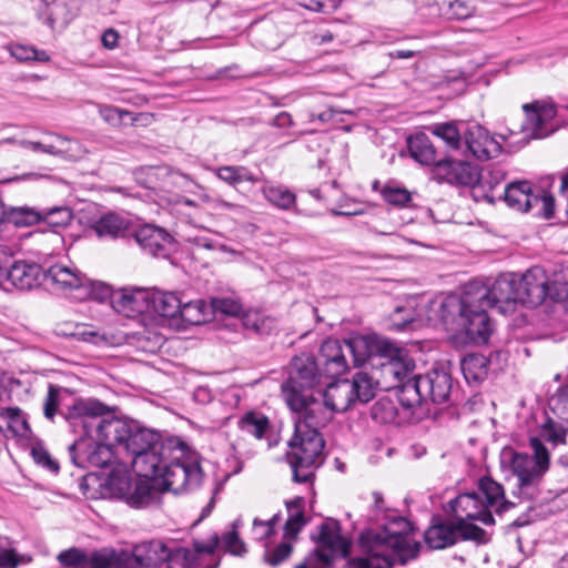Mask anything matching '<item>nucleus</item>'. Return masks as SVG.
Masks as SVG:
<instances>
[{
  "label": "nucleus",
  "instance_id": "69168bd1",
  "mask_svg": "<svg viewBox=\"0 0 568 568\" xmlns=\"http://www.w3.org/2000/svg\"><path fill=\"white\" fill-rule=\"evenodd\" d=\"M101 40L106 49H114L118 45L119 33L113 29H109L103 32Z\"/></svg>",
  "mask_w": 568,
  "mask_h": 568
},
{
  "label": "nucleus",
  "instance_id": "338daca9",
  "mask_svg": "<svg viewBox=\"0 0 568 568\" xmlns=\"http://www.w3.org/2000/svg\"><path fill=\"white\" fill-rule=\"evenodd\" d=\"M288 514L304 513L305 499L301 496L285 503Z\"/></svg>",
  "mask_w": 568,
  "mask_h": 568
},
{
  "label": "nucleus",
  "instance_id": "7ed1b4c3",
  "mask_svg": "<svg viewBox=\"0 0 568 568\" xmlns=\"http://www.w3.org/2000/svg\"><path fill=\"white\" fill-rule=\"evenodd\" d=\"M61 414L72 432L79 434L69 446L72 464L82 469L108 467L115 443L104 438L98 429L100 420L110 414L108 405L97 398H78Z\"/></svg>",
  "mask_w": 568,
  "mask_h": 568
},
{
  "label": "nucleus",
  "instance_id": "a19ab883",
  "mask_svg": "<svg viewBox=\"0 0 568 568\" xmlns=\"http://www.w3.org/2000/svg\"><path fill=\"white\" fill-rule=\"evenodd\" d=\"M264 193L266 200L280 210H291L296 202V195L283 185L268 186Z\"/></svg>",
  "mask_w": 568,
  "mask_h": 568
},
{
  "label": "nucleus",
  "instance_id": "052dcab7",
  "mask_svg": "<svg viewBox=\"0 0 568 568\" xmlns=\"http://www.w3.org/2000/svg\"><path fill=\"white\" fill-rule=\"evenodd\" d=\"M308 562H311V566H317L320 565V568H332L334 557L318 548L311 551L307 556Z\"/></svg>",
  "mask_w": 568,
  "mask_h": 568
},
{
  "label": "nucleus",
  "instance_id": "f3484780",
  "mask_svg": "<svg viewBox=\"0 0 568 568\" xmlns=\"http://www.w3.org/2000/svg\"><path fill=\"white\" fill-rule=\"evenodd\" d=\"M314 357L317 367L327 381V390H331V387L335 386L333 382L348 368L343 345L338 339L327 338L322 343L317 355H314Z\"/></svg>",
  "mask_w": 568,
  "mask_h": 568
},
{
  "label": "nucleus",
  "instance_id": "ddd939ff",
  "mask_svg": "<svg viewBox=\"0 0 568 568\" xmlns=\"http://www.w3.org/2000/svg\"><path fill=\"white\" fill-rule=\"evenodd\" d=\"M394 525L400 527V530H390L385 528L382 531L366 530L361 534L363 542H373V546L379 548V552H385L393 559V565L397 559L400 565L407 564L409 560L415 559L420 550V544L417 541H409L406 537L409 530V521L404 518H398L393 521Z\"/></svg>",
  "mask_w": 568,
  "mask_h": 568
},
{
  "label": "nucleus",
  "instance_id": "2eb2a0df",
  "mask_svg": "<svg viewBox=\"0 0 568 568\" xmlns=\"http://www.w3.org/2000/svg\"><path fill=\"white\" fill-rule=\"evenodd\" d=\"M150 313H156L162 317L175 318L180 316L184 322L191 325H199L202 321L200 316H191V312L199 310L197 303L182 304L181 300L174 293L160 291H149Z\"/></svg>",
  "mask_w": 568,
  "mask_h": 568
},
{
  "label": "nucleus",
  "instance_id": "4be33fe9",
  "mask_svg": "<svg viewBox=\"0 0 568 568\" xmlns=\"http://www.w3.org/2000/svg\"><path fill=\"white\" fill-rule=\"evenodd\" d=\"M303 403L301 406L288 405V407L297 414L294 420V426L307 425V429L320 430L328 422L326 405L323 406L317 399L314 398L313 393L301 396Z\"/></svg>",
  "mask_w": 568,
  "mask_h": 568
},
{
  "label": "nucleus",
  "instance_id": "bf43d9fd",
  "mask_svg": "<svg viewBox=\"0 0 568 568\" xmlns=\"http://www.w3.org/2000/svg\"><path fill=\"white\" fill-rule=\"evenodd\" d=\"M60 388L50 384L43 406V414L48 419H53L59 407Z\"/></svg>",
  "mask_w": 568,
  "mask_h": 568
},
{
  "label": "nucleus",
  "instance_id": "473e14b6",
  "mask_svg": "<svg viewBox=\"0 0 568 568\" xmlns=\"http://www.w3.org/2000/svg\"><path fill=\"white\" fill-rule=\"evenodd\" d=\"M407 146L410 156L423 165H430L438 162L436 151L429 138L425 133H416L407 139Z\"/></svg>",
  "mask_w": 568,
  "mask_h": 568
},
{
  "label": "nucleus",
  "instance_id": "aec40b11",
  "mask_svg": "<svg viewBox=\"0 0 568 568\" xmlns=\"http://www.w3.org/2000/svg\"><path fill=\"white\" fill-rule=\"evenodd\" d=\"M112 308L129 318L150 313L149 290L141 287L116 290Z\"/></svg>",
  "mask_w": 568,
  "mask_h": 568
},
{
  "label": "nucleus",
  "instance_id": "e2e57ef3",
  "mask_svg": "<svg viewBox=\"0 0 568 568\" xmlns=\"http://www.w3.org/2000/svg\"><path fill=\"white\" fill-rule=\"evenodd\" d=\"M220 542V537L214 534L209 542H194V550L197 554L211 555L215 551Z\"/></svg>",
  "mask_w": 568,
  "mask_h": 568
},
{
  "label": "nucleus",
  "instance_id": "4468645a",
  "mask_svg": "<svg viewBox=\"0 0 568 568\" xmlns=\"http://www.w3.org/2000/svg\"><path fill=\"white\" fill-rule=\"evenodd\" d=\"M153 565L155 560L143 556L139 549L128 552L104 547L87 552V568H150Z\"/></svg>",
  "mask_w": 568,
  "mask_h": 568
},
{
  "label": "nucleus",
  "instance_id": "a878e982",
  "mask_svg": "<svg viewBox=\"0 0 568 568\" xmlns=\"http://www.w3.org/2000/svg\"><path fill=\"white\" fill-rule=\"evenodd\" d=\"M478 491L486 508L489 510L490 508H495L498 515L516 506L515 503L506 499L503 485L494 480L490 476H481L478 479Z\"/></svg>",
  "mask_w": 568,
  "mask_h": 568
},
{
  "label": "nucleus",
  "instance_id": "1a4fd4ad",
  "mask_svg": "<svg viewBox=\"0 0 568 568\" xmlns=\"http://www.w3.org/2000/svg\"><path fill=\"white\" fill-rule=\"evenodd\" d=\"M307 425L294 426L288 439L290 450L285 458L292 468L294 483H313L316 470L325 463V439L320 430L307 429Z\"/></svg>",
  "mask_w": 568,
  "mask_h": 568
},
{
  "label": "nucleus",
  "instance_id": "c756f323",
  "mask_svg": "<svg viewBox=\"0 0 568 568\" xmlns=\"http://www.w3.org/2000/svg\"><path fill=\"white\" fill-rule=\"evenodd\" d=\"M424 539L430 549H444L457 542L455 524L434 519L426 529Z\"/></svg>",
  "mask_w": 568,
  "mask_h": 568
},
{
  "label": "nucleus",
  "instance_id": "8fccbe9b",
  "mask_svg": "<svg viewBox=\"0 0 568 568\" xmlns=\"http://www.w3.org/2000/svg\"><path fill=\"white\" fill-rule=\"evenodd\" d=\"M223 548L235 556H243L247 552L244 541L240 538L236 531V523H233V530L225 532L222 536Z\"/></svg>",
  "mask_w": 568,
  "mask_h": 568
},
{
  "label": "nucleus",
  "instance_id": "680f3d73",
  "mask_svg": "<svg viewBox=\"0 0 568 568\" xmlns=\"http://www.w3.org/2000/svg\"><path fill=\"white\" fill-rule=\"evenodd\" d=\"M62 334L68 337H72V338L83 341V342H91V343H95V339L98 338V333L89 329L85 325H77L74 327V331H72V332L63 331Z\"/></svg>",
  "mask_w": 568,
  "mask_h": 568
},
{
  "label": "nucleus",
  "instance_id": "13d9d810",
  "mask_svg": "<svg viewBox=\"0 0 568 568\" xmlns=\"http://www.w3.org/2000/svg\"><path fill=\"white\" fill-rule=\"evenodd\" d=\"M9 539L7 537H0V567L2 568H16L19 564L16 550L7 548Z\"/></svg>",
  "mask_w": 568,
  "mask_h": 568
},
{
  "label": "nucleus",
  "instance_id": "a211bd4d",
  "mask_svg": "<svg viewBox=\"0 0 568 568\" xmlns=\"http://www.w3.org/2000/svg\"><path fill=\"white\" fill-rule=\"evenodd\" d=\"M449 508L455 519L478 520L486 526L495 524V518L489 509L483 504L481 496L476 493H463L449 501Z\"/></svg>",
  "mask_w": 568,
  "mask_h": 568
},
{
  "label": "nucleus",
  "instance_id": "9d476101",
  "mask_svg": "<svg viewBox=\"0 0 568 568\" xmlns=\"http://www.w3.org/2000/svg\"><path fill=\"white\" fill-rule=\"evenodd\" d=\"M517 297L520 305L534 308L547 298L554 302L568 303V280L549 283L546 272L532 267L523 275L516 274Z\"/></svg>",
  "mask_w": 568,
  "mask_h": 568
},
{
  "label": "nucleus",
  "instance_id": "0e129e2a",
  "mask_svg": "<svg viewBox=\"0 0 568 568\" xmlns=\"http://www.w3.org/2000/svg\"><path fill=\"white\" fill-rule=\"evenodd\" d=\"M373 499H374V506L372 508L373 515L369 516L372 520H377L378 516L381 514H384L386 511V505L383 495L379 491H373L372 493Z\"/></svg>",
  "mask_w": 568,
  "mask_h": 568
},
{
  "label": "nucleus",
  "instance_id": "79ce46f5",
  "mask_svg": "<svg viewBox=\"0 0 568 568\" xmlns=\"http://www.w3.org/2000/svg\"><path fill=\"white\" fill-rule=\"evenodd\" d=\"M469 521L470 520L462 519L460 517L454 521L456 538L458 539L459 536L462 540H471L477 544H486L488 541L486 538V531L479 526Z\"/></svg>",
  "mask_w": 568,
  "mask_h": 568
},
{
  "label": "nucleus",
  "instance_id": "bb28decb",
  "mask_svg": "<svg viewBox=\"0 0 568 568\" xmlns=\"http://www.w3.org/2000/svg\"><path fill=\"white\" fill-rule=\"evenodd\" d=\"M44 277L51 282L55 288L81 291L83 283H87V276L77 268L64 264H53L45 272Z\"/></svg>",
  "mask_w": 568,
  "mask_h": 568
},
{
  "label": "nucleus",
  "instance_id": "58836bf2",
  "mask_svg": "<svg viewBox=\"0 0 568 568\" xmlns=\"http://www.w3.org/2000/svg\"><path fill=\"white\" fill-rule=\"evenodd\" d=\"M246 329H251L258 335H270L276 329V321L260 312H246L242 318Z\"/></svg>",
  "mask_w": 568,
  "mask_h": 568
},
{
  "label": "nucleus",
  "instance_id": "412c9836",
  "mask_svg": "<svg viewBox=\"0 0 568 568\" xmlns=\"http://www.w3.org/2000/svg\"><path fill=\"white\" fill-rule=\"evenodd\" d=\"M464 139L469 152L478 160L486 161L501 152V145L479 124H470Z\"/></svg>",
  "mask_w": 568,
  "mask_h": 568
},
{
  "label": "nucleus",
  "instance_id": "f8f14e48",
  "mask_svg": "<svg viewBox=\"0 0 568 568\" xmlns=\"http://www.w3.org/2000/svg\"><path fill=\"white\" fill-rule=\"evenodd\" d=\"M326 385L324 375L312 354L302 353L292 358L287 381L282 385L287 405L301 406V396L308 395L320 385Z\"/></svg>",
  "mask_w": 568,
  "mask_h": 568
},
{
  "label": "nucleus",
  "instance_id": "39448f33",
  "mask_svg": "<svg viewBox=\"0 0 568 568\" xmlns=\"http://www.w3.org/2000/svg\"><path fill=\"white\" fill-rule=\"evenodd\" d=\"M104 438L115 443L132 457V466L141 476L146 468L159 460V449L165 440L162 434L131 418L106 417L98 427Z\"/></svg>",
  "mask_w": 568,
  "mask_h": 568
},
{
  "label": "nucleus",
  "instance_id": "7c9ffc66",
  "mask_svg": "<svg viewBox=\"0 0 568 568\" xmlns=\"http://www.w3.org/2000/svg\"><path fill=\"white\" fill-rule=\"evenodd\" d=\"M394 389L399 404L406 409L420 406L427 400L425 390L422 389V375L398 383Z\"/></svg>",
  "mask_w": 568,
  "mask_h": 568
},
{
  "label": "nucleus",
  "instance_id": "4c0bfd02",
  "mask_svg": "<svg viewBox=\"0 0 568 568\" xmlns=\"http://www.w3.org/2000/svg\"><path fill=\"white\" fill-rule=\"evenodd\" d=\"M81 295L79 298L89 297L99 303L109 302L112 306V300L115 295V291L106 283L100 281H92L87 277V283H83L81 287Z\"/></svg>",
  "mask_w": 568,
  "mask_h": 568
},
{
  "label": "nucleus",
  "instance_id": "49530a36",
  "mask_svg": "<svg viewBox=\"0 0 568 568\" xmlns=\"http://www.w3.org/2000/svg\"><path fill=\"white\" fill-rule=\"evenodd\" d=\"M432 133L438 138H440L443 141L446 142V144L457 150L460 145V133L457 126L453 123H437L432 126Z\"/></svg>",
  "mask_w": 568,
  "mask_h": 568
},
{
  "label": "nucleus",
  "instance_id": "c85d7f7f",
  "mask_svg": "<svg viewBox=\"0 0 568 568\" xmlns=\"http://www.w3.org/2000/svg\"><path fill=\"white\" fill-rule=\"evenodd\" d=\"M359 546L362 547L363 552L366 555L364 557H353L347 559L344 565V568H392L393 559L385 552H379V548L377 546H373V542H363L361 538L358 539Z\"/></svg>",
  "mask_w": 568,
  "mask_h": 568
},
{
  "label": "nucleus",
  "instance_id": "c9c22d12",
  "mask_svg": "<svg viewBox=\"0 0 568 568\" xmlns=\"http://www.w3.org/2000/svg\"><path fill=\"white\" fill-rule=\"evenodd\" d=\"M237 426L242 432H245L256 439H262L271 429V422L268 417L260 412H246L237 422Z\"/></svg>",
  "mask_w": 568,
  "mask_h": 568
},
{
  "label": "nucleus",
  "instance_id": "a18cd8bd",
  "mask_svg": "<svg viewBox=\"0 0 568 568\" xmlns=\"http://www.w3.org/2000/svg\"><path fill=\"white\" fill-rule=\"evenodd\" d=\"M217 176L231 185L256 180L253 173L245 166H222L217 170Z\"/></svg>",
  "mask_w": 568,
  "mask_h": 568
},
{
  "label": "nucleus",
  "instance_id": "f704fd0d",
  "mask_svg": "<svg viewBox=\"0 0 568 568\" xmlns=\"http://www.w3.org/2000/svg\"><path fill=\"white\" fill-rule=\"evenodd\" d=\"M148 479L136 481L133 491L126 496L125 500L130 507L141 509L159 501L160 491Z\"/></svg>",
  "mask_w": 568,
  "mask_h": 568
},
{
  "label": "nucleus",
  "instance_id": "864d4df0",
  "mask_svg": "<svg viewBox=\"0 0 568 568\" xmlns=\"http://www.w3.org/2000/svg\"><path fill=\"white\" fill-rule=\"evenodd\" d=\"M392 326L398 331H406L414 322L413 312L409 308L397 306L390 314Z\"/></svg>",
  "mask_w": 568,
  "mask_h": 568
},
{
  "label": "nucleus",
  "instance_id": "4d7b16f0",
  "mask_svg": "<svg viewBox=\"0 0 568 568\" xmlns=\"http://www.w3.org/2000/svg\"><path fill=\"white\" fill-rule=\"evenodd\" d=\"M31 455L38 465H40L51 471L59 470V464L51 458L50 454L43 446H41V445L33 446L31 448Z\"/></svg>",
  "mask_w": 568,
  "mask_h": 568
},
{
  "label": "nucleus",
  "instance_id": "cd10ccee",
  "mask_svg": "<svg viewBox=\"0 0 568 568\" xmlns=\"http://www.w3.org/2000/svg\"><path fill=\"white\" fill-rule=\"evenodd\" d=\"M57 140L59 141V146L53 144H43L37 141H23L22 145L33 152H43L72 161L82 156L83 149L78 141H72L61 135H57Z\"/></svg>",
  "mask_w": 568,
  "mask_h": 568
},
{
  "label": "nucleus",
  "instance_id": "f257e3e1",
  "mask_svg": "<svg viewBox=\"0 0 568 568\" xmlns=\"http://www.w3.org/2000/svg\"><path fill=\"white\" fill-rule=\"evenodd\" d=\"M518 304L516 273H504L491 283L469 281L459 294L440 297L434 314L446 331L467 343L483 345L494 332L487 311L496 307L501 314H510Z\"/></svg>",
  "mask_w": 568,
  "mask_h": 568
},
{
  "label": "nucleus",
  "instance_id": "5fc2aeb1",
  "mask_svg": "<svg viewBox=\"0 0 568 568\" xmlns=\"http://www.w3.org/2000/svg\"><path fill=\"white\" fill-rule=\"evenodd\" d=\"M474 7L467 1L454 0L452 6L442 16L448 20H464L473 16Z\"/></svg>",
  "mask_w": 568,
  "mask_h": 568
},
{
  "label": "nucleus",
  "instance_id": "2f4dec72",
  "mask_svg": "<svg viewBox=\"0 0 568 568\" xmlns=\"http://www.w3.org/2000/svg\"><path fill=\"white\" fill-rule=\"evenodd\" d=\"M489 359L481 354H468L460 362V369L469 385H479L488 374Z\"/></svg>",
  "mask_w": 568,
  "mask_h": 568
},
{
  "label": "nucleus",
  "instance_id": "09e8293b",
  "mask_svg": "<svg viewBox=\"0 0 568 568\" xmlns=\"http://www.w3.org/2000/svg\"><path fill=\"white\" fill-rule=\"evenodd\" d=\"M99 113L101 118L111 125H121L124 121V118L130 116L131 122L134 123L139 118L144 116V114L140 113L136 116H133L130 111L119 109L113 105H102L99 109Z\"/></svg>",
  "mask_w": 568,
  "mask_h": 568
},
{
  "label": "nucleus",
  "instance_id": "72a5a7b5",
  "mask_svg": "<svg viewBox=\"0 0 568 568\" xmlns=\"http://www.w3.org/2000/svg\"><path fill=\"white\" fill-rule=\"evenodd\" d=\"M158 548L159 550H153L154 555H158L156 558L151 555V549H149L145 555L150 556L153 560H155V566L159 562L170 561L179 568H192L194 556L189 549L183 547L170 549L164 544H159ZM152 567H154V565Z\"/></svg>",
  "mask_w": 568,
  "mask_h": 568
},
{
  "label": "nucleus",
  "instance_id": "37998d69",
  "mask_svg": "<svg viewBox=\"0 0 568 568\" xmlns=\"http://www.w3.org/2000/svg\"><path fill=\"white\" fill-rule=\"evenodd\" d=\"M381 194L385 202L398 209L412 201V193L407 189L390 183L383 186Z\"/></svg>",
  "mask_w": 568,
  "mask_h": 568
},
{
  "label": "nucleus",
  "instance_id": "9b49d317",
  "mask_svg": "<svg viewBox=\"0 0 568 568\" xmlns=\"http://www.w3.org/2000/svg\"><path fill=\"white\" fill-rule=\"evenodd\" d=\"M379 383L368 373L357 372L351 381L346 379L326 390L323 394L324 405L333 412L343 413L356 403L366 404L375 397Z\"/></svg>",
  "mask_w": 568,
  "mask_h": 568
},
{
  "label": "nucleus",
  "instance_id": "c03bdc74",
  "mask_svg": "<svg viewBox=\"0 0 568 568\" xmlns=\"http://www.w3.org/2000/svg\"><path fill=\"white\" fill-rule=\"evenodd\" d=\"M10 53L14 59L21 62H47L50 60L49 54L44 50H38L32 45L26 44H12L10 47Z\"/></svg>",
  "mask_w": 568,
  "mask_h": 568
},
{
  "label": "nucleus",
  "instance_id": "6e6d98bb",
  "mask_svg": "<svg viewBox=\"0 0 568 568\" xmlns=\"http://www.w3.org/2000/svg\"><path fill=\"white\" fill-rule=\"evenodd\" d=\"M307 524L304 513L288 514L284 524V537L295 539L303 527Z\"/></svg>",
  "mask_w": 568,
  "mask_h": 568
},
{
  "label": "nucleus",
  "instance_id": "dca6fc26",
  "mask_svg": "<svg viewBox=\"0 0 568 568\" xmlns=\"http://www.w3.org/2000/svg\"><path fill=\"white\" fill-rule=\"evenodd\" d=\"M422 389L425 390L426 398L434 404H454L459 399L458 383L445 368H433L422 375Z\"/></svg>",
  "mask_w": 568,
  "mask_h": 568
},
{
  "label": "nucleus",
  "instance_id": "6e6552de",
  "mask_svg": "<svg viewBox=\"0 0 568 568\" xmlns=\"http://www.w3.org/2000/svg\"><path fill=\"white\" fill-rule=\"evenodd\" d=\"M554 182V175H547L537 183L529 180L511 181L505 186L504 200L509 209L521 213L531 210L537 213H568V172L560 178L557 197L551 192Z\"/></svg>",
  "mask_w": 568,
  "mask_h": 568
},
{
  "label": "nucleus",
  "instance_id": "393cba45",
  "mask_svg": "<svg viewBox=\"0 0 568 568\" xmlns=\"http://www.w3.org/2000/svg\"><path fill=\"white\" fill-rule=\"evenodd\" d=\"M317 535H312V540L320 547L331 551H339L343 557L349 554L351 542L342 536L341 524L336 519L328 518L318 527Z\"/></svg>",
  "mask_w": 568,
  "mask_h": 568
},
{
  "label": "nucleus",
  "instance_id": "f03ea898",
  "mask_svg": "<svg viewBox=\"0 0 568 568\" xmlns=\"http://www.w3.org/2000/svg\"><path fill=\"white\" fill-rule=\"evenodd\" d=\"M0 223L17 227L36 226L37 232H52L80 237L133 236L141 248L155 257H168L176 248L173 236L164 229L144 224L134 229L122 215H0Z\"/></svg>",
  "mask_w": 568,
  "mask_h": 568
},
{
  "label": "nucleus",
  "instance_id": "0eeeda50",
  "mask_svg": "<svg viewBox=\"0 0 568 568\" xmlns=\"http://www.w3.org/2000/svg\"><path fill=\"white\" fill-rule=\"evenodd\" d=\"M189 447L179 437H166L159 449V460L153 462L141 475L144 478L162 479L164 489L174 494L200 486L203 477L197 460L187 458Z\"/></svg>",
  "mask_w": 568,
  "mask_h": 568
},
{
  "label": "nucleus",
  "instance_id": "ea45409f",
  "mask_svg": "<svg viewBox=\"0 0 568 568\" xmlns=\"http://www.w3.org/2000/svg\"><path fill=\"white\" fill-rule=\"evenodd\" d=\"M371 417L379 424L398 423V410L395 402L387 396L381 397L371 407Z\"/></svg>",
  "mask_w": 568,
  "mask_h": 568
},
{
  "label": "nucleus",
  "instance_id": "603ef678",
  "mask_svg": "<svg viewBox=\"0 0 568 568\" xmlns=\"http://www.w3.org/2000/svg\"><path fill=\"white\" fill-rule=\"evenodd\" d=\"M211 305L215 313L229 316H237L242 312V304L232 297H213Z\"/></svg>",
  "mask_w": 568,
  "mask_h": 568
},
{
  "label": "nucleus",
  "instance_id": "de8ad7c7",
  "mask_svg": "<svg viewBox=\"0 0 568 568\" xmlns=\"http://www.w3.org/2000/svg\"><path fill=\"white\" fill-rule=\"evenodd\" d=\"M59 564L67 568H87V551L71 547L61 551L57 557Z\"/></svg>",
  "mask_w": 568,
  "mask_h": 568
},
{
  "label": "nucleus",
  "instance_id": "3c124183",
  "mask_svg": "<svg viewBox=\"0 0 568 568\" xmlns=\"http://www.w3.org/2000/svg\"><path fill=\"white\" fill-rule=\"evenodd\" d=\"M293 552V546L290 542H281L272 551L266 550L263 556V561L271 567H277L287 560Z\"/></svg>",
  "mask_w": 568,
  "mask_h": 568
},
{
  "label": "nucleus",
  "instance_id": "e433bc0d",
  "mask_svg": "<svg viewBox=\"0 0 568 568\" xmlns=\"http://www.w3.org/2000/svg\"><path fill=\"white\" fill-rule=\"evenodd\" d=\"M0 416L8 420L7 429L13 437H28L31 434L30 425L20 408L6 407Z\"/></svg>",
  "mask_w": 568,
  "mask_h": 568
},
{
  "label": "nucleus",
  "instance_id": "423d86ee",
  "mask_svg": "<svg viewBox=\"0 0 568 568\" xmlns=\"http://www.w3.org/2000/svg\"><path fill=\"white\" fill-rule=\"evenodd\" d=\"M345 345L353 354L356 365H363L372 358L379 359L381 388L394 389L415 368V362L408 352L386 337L376 334L357 336L346 341Z\"/></svg>",
  "mask_w": 568,
  "mask_h": 568
},
{
  "label": "nucleus",
  "instance_id": "b1692460",
  "mask_svg": "<svg viewBox=\"0 0 568 568\" xmlns=\"http://www.w3.org/2000/svg\"><path fill=\"white\" fill-rule=\"evenodd\" d=\"M436 173L450 184L471 185L478 180L477 171L470 163L452 159L438 160Z\"/></svg>",
  "mask_w": 568,
  "mask_h": 568
},
{
  "label": "nucleus",
  "instance_id": "5701e85b",
  "mask_svg": "<svg viewBox=\"0 0 568 568\" xmlns=\"http://www.w3.org/2000/svg\"><path fill=\"white\" fill-rule=\"evenodd\" d=\"M40 274V265L36 263H28L26 261H14L8 266V272L6 273L4 290H31L39 285Z\"/></svg>",
  "mask_w": 568,
  "mask_h": 568
},
{
  "label": "nucleus",
  "instance_id": "774afa93",
  "mask_svg": "<svg viewBox=\"0 0 568 568\" xmlns=\"http://www.w3.org/2000/svg\"><path fill=\"white\" fill-rule=\"evenodd\" d=\"M273 126H276V128H287V126H291L293 124V120H292V116L290 113L287 112H280L273 120H272V123H271Z\"/></svg>",
  "mask_w": 568,
  "mask_h": 568
},
{
  "label": "nucleus",
  "instance_id": "20e7f679",
  "mask_svg": "<svg viewBox=\"0 0 568 568\" xmlns=\"http://www.w3.org/2000/svg\"><path fill=\"white\" fill-rule=\"evenodd\" d=\"M568 429L547 416L540 425L539 435L529 438L534 455L509 449L504 457L509 456V466L517 477L516 489L513 495L524 500H535L540 495V485L545 474L549 470L550 454L544 442L554 447L567 443Z\"/></svg>",
  "mask_w": 568,
  "mask_h": 568
},
{
  "label": "nucleus",
  "instance_id": "6ab92c4d",
  "mask_svg": "<svg viewBox=\"0 0 568 568\" xmlns=\"http://www.w3.org/2000/svg\"><path fill=\"white\" fill-rule=\"evenodd\" d=\"M526 114V123L521 125L523 131H529L527 134L531 139H542L548 136L552 130L547 124L556 116V109L552 104L535 101L523 105Z\"/></svg>",
  "mask_w": 568,
  "mask_h": 568
}]
</instances>
